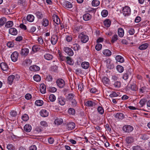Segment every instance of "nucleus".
Returning <instances> with one entry per match:
<instances>
[{
    "instance_id": "1",
    "label": "nucleus",
    "mask_w": 150,
    "mask_h": 150,
    "mask_svg": "<svg viewBox=\"0 0 150 150\" xmlns=\"http://www.w3.org/2000/svg\"><path fill=\"white\" fill-rule=\"evenodd\" d=\"M66 100L71 103V105L73 106H76L77 102L75 100V95L74 94L72 93L68 94L66 98Z\"/></svg>"
},
{
    "instance_id": "2",
    "label": "nucleus",
    "mask_w": 150,
    "mask_h": 150,
    "mask_svg": "<svg viewBox=\"0 0 150 150\" xmlns=\"http://www.w3.org/2000/svg\"><path fill=\"white\" fill-rule=\"evenodd\" d=\"M79 38L81 39L82 42L84 43L86 42L89 39L88 36L83 32H82L79 35Z\"/></svg>"
},
{
    "instance_id": "3",
    "label": "nucleus",
    "mask_w": 150,
    "mask_h": 150,
    "mask_svg": "<svg viewBox=\"0 0 150 150\" xmlns=\"http://www.w3.org/2000/svg\"><path fill=\"white\" fill-rule=\"evenodd\" d=\"M123 14L125 16H129L131 13V9L130 8L127 6L124 7L122 10Z\"/></svg>"
},
{
    "instance_id": "4",
    "label": "nucleus",
    "mask_w": 150,
    "mask_h": 150,
    "mask_svg": "<svg viewBox=\"0 0 150 150\" xmlns=\"http://www.w3.org/2000/svg\"><path fill=\"white\" fill-rule=\"evenodd\" d=\"M122 129L124 132L129 133L131 132L133 130V128L131 126L125 125L123 127Z\"/></svg>"
},
{
    "instance_id": "5",
    "label": "nucleus",
    "mask_w": 150,
    "mask_h": 150,
    "mask_svg": "<svg viewBox=\"0 0 150 150\" xmlns=\"http://www.w3.org/2000/svg\"><path fill=\"white\" fill-rule=\"evenodd\" d=\"M97 103L95 101H92L91 100H88L85 102V105L87 107H95Z\"/></svg>"
},
{
    "instance_id": "6",
    "label": "nucleus",
    "mask_w": 150,
    "mask_h": 150,
    "mask_svg": "<svg viewBox=\"0 0 150 150\" xmlns=\"http://www.w3.org/2000/svg\"><path fill=\"white\" fill-rule=\"evenodd\" d=\"M75 126V124L73 122H70L67 124V129L69 130L73 129Z\"/></svg>"
},
{
    "instance_id": "7",
    "label": "nucleus",
    "mask_w": 150,
    "mask_h": 150,
    "mask_svg": "<svg viewBox=\"0 0 150 150\" xmlns=\"http://www.w3.org/2000/svg\"><path fill=\"white\" fill-rule=\"evenodd\" d=\"M64 50L69 55L72 56L74 54V52L69 47H64Z\"/></svg>"
},
{
    "instance_id": "8",
    "label": "nucleus",
    "mask_w": 150,
    "mask_h": 150,
    "mask_svg": "<svg viewBox=\"0 0 150 150\" xmlns=\"http://www.w3.org/2000/svg\"><path fill=\"white\" fill-rule=\"evenodd\" d=\"M18 53L17 52H14L11 55V58L12 60L14 62H16L18 57Z\"/></svg>"
},
{
    "instance_id": "9",
    "label": "nucleus",
    "mask_w": 150,
    "mask_h": 150,
    "mask_svg": "<svg viewBox=\"0 0 150 150\" xmlns=\"http://www.w3.org/2000/svg\"><path fill=\"white\" fill-rule=\"evenodd\" d=\"M57 85L60 88H63L64 85V82L62 79H59L56 81Z\"/></svg>"
},
{
    "instance_id": "10",
    "label": "nucleus",
    "mask_w": 150,
    "mask_h": 150,
    "mask_svg": "<svg viewBox=\"0 0 150 150\" xmlns=\"http://www.w3.org/2000/svg\"><path fill=\"white\" fill-rule=\"evenodd\" d=\"M29 52V49L28 48H23L21 50L20 54L22 56H26L28 54Z\"/></svg>"
},
{
    "instance_id": "11",
    "label": "nucleus",
    "mask_w": 150,
    "mask_h": 150,
    "mask_svg": "<svg viewBox=\"0 0 150 150\" xmlns=\"http://www.w3.org/2000/svg\"><path fill=\"white\" fill-rule=\"evenodd\" d=\"M0 67L3 71H6L8 69V67L7 64L4 62H2L1 63Z\"/></svg>"
},
{
    "instance_id": "12",
    "label": "nucleus",
    "mask_w": 150,
    "mask_h": 150,
    "mask_svg": "<svg viewBox=\"0 0 150 150\" xmlns=\"http://www.w3.org/2000/svg\"><path fill=\"white\" fill-rule=\"evenodd\" d=\"M58 41V38L57 35H53L51 37V41L53 45H55Z\"/></svg>"
},
{
    "instance_id": "13",
    "label": "nucleus",
    "mask_w": 150,
    "mask_h": 150,
    "mask_svg": "<svg viewBox=\"0 0 150 150\" xmlns=\"http://www.w3.org/2000/svg\"><path fill=\"white\" fill-rule=\"evenodd\" d=\"M52 19L54 22L57 24H59L60 23V21L59 18L58 16L54 14L52 16Z\"/></svg>"
},
{
    "instance_id": "14",
    "label": "nucleus",
    "mask_w": 150,
    "mask_h": 150,
    "mask_svg": "<svg viewBox=\"0 0 150 150\" xmlns=\"http://www.w3.org/2000/svg\"><path fill=\"white\" fill-rule=\"evenodd\" d=\"M134 140V138L132 136H128L126 139V142L128 144L133 142Z\"/></svg>"
},
{
    "instance_id": "15",
    "label": "nucleus",
    "mask_w": 150,
    "mask_h": 150,
    "mask_svg": "<svg viewBox=\"0 0 150 150\" xmlns=\"http://www.w3.org/2000/svg\"><path fill=\"white\" fill-rule=\"evenodd\" d=\"M9 32L10 34L14 35H16L18 33L17 30L13 28H10L9 29Z\"/></svg>"
},
{
    "instance_id": "16",
    "label": "nucleus",
    "mask_w": 150,
    "mask_h": 150,
    "mask_svg": "<svg viewBox=\"0 0 150 150\" xmlns=\"http://www.w3.org/2000/svg\"><path fill=\"white\" fill-rule=\"evenodd\" d=\"M131 76V73L129 71H127L124 74L122 78L125 80H127L129 77Z\"/></svg>"
},
{
    "instance_id": "17",
    "label": "nucleus",
    "mask_w": 150,
    "mask_h": 150,
    "mask_svg": "<svg viewBox=\"0 0 150 150\" xmlns=\"http://www.w3.org/2000/svg\"><path fill=\"white\" fill-rule=\"evenodd\" d=\"M40 90L41 93L44 94L46 93V87L44 84H42L40 86Z\"/></svg>"
},
{
    "instance_id": "18",
    "label": "nucleus",
    "mask_w": 150,
    "mask_h": 150,
    "mask_svg": "<svg viewBox=\"0 0 150 150\" xmlns=\"http://www.w3.org/2000/svg\"><path fill=\"white\" fill-rule=\"evenodd\" d=\"M63 122V120L61 118H57L54 121V123L57 125H61Z\"/></svg>"
},
{
    "instance_id": "19",
    "label": "nucleus",
    "mask_w": 150,
    "mask_h": 150,
    "mask_svg": "<svg viewBox=\"0 0 150 150\" xmlns=\"http://www.w3.org/2000/svg\"><path fill=\"white\" fill-rule=\"evenodd\" d=\"M25 131L27 132H30L31 129V127L29 124H26L24 127Z\"/></svg>"
},
{
    "instance_id": "20",
    "label": "nucleus",
    "mask_w": 150,
    "mask_h": 150,
    "mask_svg": "<svg viewBox=\"0 0 150 150\" xmlns=\"http://www.w3.org/2000/svg\"><path fill=\"white\" fill-rule=\"evenodd\" d=\"M91 18V16L88 13L84 14L83 16V18L85 21H88Z\"/></svg>"
},
{
    "instance_id": "21",
    "label": "nucleus",
    "mask_w": 150,
    "mask_h": 150,
    "mask_svg": "<svg viewBox=\"0 0 150 150\" xmlns=\"http://www.w3.org/2000/svg\"><path fill=\"white\" fill-rule=\"evenodd\" d=\"M30 70L33 71H37L39 70L40 67L36 65H33L31 66L30 67Z\"/></svg>"
},
{
    "instance_id": "22",
    "label": "nucleus",
    "mask_w": 150,
    "mask_h": 150,
    "mask_svg": "<svg viewBox=\"0 0 150 150\" xmlns=\"http://www.w3.org/2000/svg\"><path fill=\"white\" fill-rule=\"evenodd\" d=\"M102 81L105 85L109 84L110 82L109 79L106 77H104L102 79Z\"/></svg>"
},
{
    "instance_id": "23",
    "label": "nucleus",
    "mask_w": 150,
    "mask_h": 150,
    "mask_svg": "<svg viewBox=\"0 0 150 150\" xmlns=\"http://www.w3.org/2000/svg\"><path fill=\"white\" fill-rule=\"evenodd\" d=\"M118 34L119 36L122 37L124 35V31L123 28H119L118 30Z\"/></svg>"
},
{
    "instance_id": "24",
    "label": "nucleus",
    "mask_w": 150,
    "mask_h": 150,
    "mask_svg": "<svg viewBox=\"0 0 150 150\" xmlns=\"http://www.w3.org/2000/svg\"><path fill=\"white\" fill-rule=\"evenodd\" d=\"M64 5V7L66 8H70L72 7L71 3L69 1L65 2Z\"/></svg>"
},
{
    "instance_id": "25",
    "label": "nucleus",
    "mask_w": 150,
    "mask_h": 150,
    "mask_svg": "<svg viewBox=\"0 0 150 150\" xmlns=\"http://www.w3.org/2000/svg\"><path fill=\"white\" fill-rule=\"evenodd\" d=\"M115 59L117 61L121 63L123 62L124 60L123 58L120 55L116 56Z\"/></svg>"
},
{
    "instance_id": "26",
    "label": "nucleus",
    "mask_w": 150,
    "mask_h": 150,
    "mask_svg": "<svg viewBox=\"0 0 150 150\" xmlns=\"http://www.w3.org/2000/svg\"><path fill=\"white\" fill-rule=\"evenodd\" d=\"M103 23L105 26L106 27L108 28L110 26L111 22L110 20L107 19L104 21Z\"/></svg>"
},
{
    "instance_id": "27",
    "label": "nucleus",
    "mask_w": 150,
    "mask_h": 150,
    "mask_svg": "<svg viewBox=\"0 0 150 150\" xmlns=\"http://www.w3.org/2000/svg\"><path fill=\"white\" fill-rule=\"evenodd\" d=\"M103 52L104 55L107 56H110L111 54V51L108 49L104 50Z\"/></svg>"
},
{
    "instance_id": "28",
    "label": "nucleus",
    "mask_w": 150,
    "mask_h": 150,
    "mask_svg": "<svg viewBox=\"0 0 150 150\" xmlns=\"http://www.w3.org/2000/svg\"><path fill=\"white\" fill-rule=\"evenodd\" d=\"M14 77L15 76L13 75H11L8 77V83L9 84H11L14 79Z\"/></svg>"
},
{
    "instance_id": "29",
    "label": "nucleus",
    "mask_w": 150,
    "mask_h": 150,
    "mask_svg": "<svg viewBox=\"0 0 150 150\" xmlns=\"http://www.w3.org/2000/svg\"><path fill=\"white\" fill-rule=\"evenodd\" d=\"M115 117L119 119H122L124 117L123 113H117L115 115Z\"/></svg>"
},
{
    "instance_id": "30",
    "label": "nucleus",
    "mask_w": 150,
    "mask_h": 150,
    "mask_svg": "<svg viewBox=\"0 0 150 150\" xmlns=\"http://www.w3.org/2000/svg\"><path fill=\"white\" fill-rule=\"evenodd\" d=\"M32 62V61L31 59H27L24 61L23 64L24 65L28 66L30 65Z\"/></svg>"
},
{
    "instance_id": "31",
    "label": "nucleus",
    "mask_w": 150,
    "mask_h": 150,
    "mask_svg": "<svg viewBox=\"0 0 150 150\" xmlns=\"http://www.w3.org/2000/svg\"><path fill=\"white\" fill-rule=\"evenodd\" d=\"M149 46L148 44L144 43L141 45L139 47V49L140 50H144L146 49Z\"/></svg>"
},
{
    "instance_id": "32",
    "label": "nucleus",
    "mask_w": 150,
    "mask_h": 150,
    "mask_svg": "<svg viewBox=\"0 0 150 150\" xmlns=\"http://www.w3.org/2000/svg\"><path fill=\"white\" fill-rule=\"evenodd\" d=\"M34 19V16L32 15H28L27 17V20L30 22H33Z\"/></svg>"
},
{
    "instance_id": "33",
    "label": "nucleus",
    "mask_w": 150,
    "mask_h": 150,
    "mask_svg": "<svg viewBox=\"0 0 150 150\" xmlns=\"http://www.w3.org/2000/svg\"><path fill=\"white\" fill-rule=\"evenodd\" d=\"M67 63L70 65H73L74 64V62L72 60L71 58L67 57L66 58Z\"/></svg>"
},
{
    "instance_id": "34",
    "label": "nucleus",
    "mask_w": 150,
    "mask_h": 150,
    "mask_svg": "<svg viewBox=\"0 0 150 150\" xmlns=\"http://www.w3.org/2000/svg\"><path fill=\"white\" fill-rule=\"evenodd\" d=\"M44 57L45 59L50 60L52 59L53 56L51 54H46L44 55Z\"/></svg>"
},
{
    "instance_id": "35",
    "label": "nucleus",
    "mask_w": 150,
    "mask_h": 150,
    "mask_svg": "<svg viewBox=\"0 0 150 150\" xmlns=\"http://www.w3.org/2000/svg\"><path fill=\"white\" fill-rule=\"evenodd\" d=\"M43 103V102L42 100H36L35 102V104L37 106H41Z\"/></svg>"
},
{
    "instance_id": "36",
    "label": "nucleus",
    "mask_w": 150,
    "mask_h": 150,
    "mask_svg": "<svg viewBox=\"0 0 150 150\" xmlns=\"http://www.w3.org/2000/svg\"><path fill=\"white\" fill-rule=\"evenodd\" d=\"M81 66L84 69H87L89 67V64L87 62H83L81 64Z\"/></svg>"
},
{
    "instance_id": "37",
    "label": "nucleus",
    "mask_w": 150,
    "mask_h": 150,
    "mask_svg": "<svg viewBox=\"0 0 150 150\" xmlns=\"http://www.w3.org/2000/svg\"><path fill=\"white\" fill-rule=\"evenodd\" d=\"M58 99L59 103L61 105H63L65 104V99L64 98H59Z\"/></svg>"
},
{
    "instance_id": "38",
    "label": "nucleus",
    "mask_w": 150,
    "mask_h": 150,
    "mask_svg": "<svg viewBox=\"0 0 150 150\" xmlns=\"http://www.w3.org/2000/svg\"><path fill=\"white\" fill-rule=\"evenodd\" d=\"M121 82L118 81L115 82L113 84V86L116 88H119L121 86Z\"/></svg>"
},
{
    "instance_id": "39",
    "label": "nucleus",
    "mask_w": 150,
    "mask_h": 150,
    "mask_svg": "<svg viewBox=\"0 0 150 150\" xmlns=\"http://www.w3.org/2000/svg\"><path fill=\"white\" fill-rule=\"evenodd\" d=\"M58 57L61 61H64L65 60H66L67 57H65L62 56L61 53L59 52H59H58Z\"/></svg>"
},
{
    "instance_id": "40",
    "label": "nucleus",
    "mask_w": 150,
    "mask_h": 150,
    "mask_svg": "<svg viewBox=\"0 0 150 150\" xmlns=\"http://www.w3.org/2000/svg\"><path fill=\"white\" fill-rule=\"evenodd\" d=\"M100 3V1L98 0H93L92 1V4L94 6H97L99 5Z\"/></svg>"
},
{
    "instance_id": "41",
    "label": "nucleus",
    "mask_w": 150,
    "mask_h": 150,
    "mask_svg": "<svg viewBox=\"0 0 150 150\" xmlns=\"http://www.w3.org/2000/svg\"><path fill=\"white\" fill-rule=\"evenodd\" d=\"M6 19L5 17H2L0 19V25H3L6 22Z\"/></svg>"
},
{
    "instance_id": "42",
    "label": "nucleus",
    "mask_w": 150,
    "mask_h": 150,
    "mask_svg": "<svg viewBox=\"0 0 150 150\" xmlns=\"http://www.w3.org/2000/svg\"><path fill=\"white\" fill-rule=\"evenodd\" d=\"M140 139L144 140H146L149 138L148 136L146 134H140Z\"/></svg>"
},
{
    "instance_id": "43",
    "label": "nucleus",
    "mask_w": 150,
    "mask_h": 150,
    "mask_svg": "<svg viewBox=\"0 0 150 150\" xmlns=\"http://www.w3.org/2000/svg\"><path fill=\"white\" fill-rule=\"evenodd\" d=\"M48 91L50 92H55L57 91V88L54 87H50L47 88Z\"/></svg>"
},
{
    "instance_id": "44",
    "label": "nucleus",
    "mask_w": 150,
    "mask_h": 150,
    "mask_svg": "<svg viewBox=\"0 0 150 150\" xmlns=\"http://www.w3.org/2000/svg\"><path fill=\"white\" fill-rule=\"evenodd\" d=\"M79 45L78 44H75L73 45L71 48L75 51H77L79 50Z\"/></svg>"
},
{
    "instance_id": "45",
    "label": "nucleus",
    "mask_w": 150,
    "mask_h": 150,
    "mask_svg": "<svg viewBox=\"0 0 150 150\" xmlns=\"http://www.w3.org/2000/svg\"><path fill=\"white\" fill-rule=\"evenodd\" d=\"M33 79L35 81L37 82H39L41 80V77L39 75H35L34 76Z\"/></svg>"
},
{
    "instance_id": "46",
    "label": "nucleus",
    "mask_w": 150,
    "mask_h": 150,
    "mask_svg": "<svg viewBox=\"0 0 150 150\" xmlns=\"http://www.w3.org/2000/svg\"><path fill=\"white\" fill-rule=\"evenodd\" d=\"M13 25V23L12 21H8L5 25V26L7 28H10Z\"/></svg>"
},
{
    "instance_id": "47",
    "label": "nucleus",
    "mask_w": 150,
    "mask_h": 150,
    "mask_svg": "<svg viewBox=\"0 0 150 150\" xmlns=\"http://www.w3.org/2000/svg\"><path fill=\"white\" fill-rule=\"evenodd\" d=\"M117 70L120 73L122 72L124 70L123 67L121 66L118 65L116 67Z\"/></svg>"
},
{
    "instance_id": "48",
    "label": "nucleus",
    "mask_w": 150,
    "mask_h": 150,
    "mask_svg": "<svg viewBox=\"0 0 150 150\" xmlns=\"http://www.w3.org/2000/svg\"><path fill=\"white\" fill-rule=\"evenodd\" d=\"M108 11L106 10H103L101 13L102 16L104 17H106L108 15Z\"/></svg>"
},
{
    "instance_id": "49",
    "label": "nucleus",
    "mask_w": 150,
    "mask_h": 150,
    "mask_svg": "<svg viewBox=\"0 0 150 150\" xmlns=\"http://www.w3.org/2000/svg\"><path fill=\"white\" fill-rule=\"evenodd\" d=\"M48 20L46 18L43 19V20L42 25L45 27H46L48 25Z\"/></svg>"
},
{
    "instance_id": "50",
    "label": "nucleus",
    "mask_w": 150,
    "mask_h": 150,
    "mask_svg": "<svg viewBox=\"0 0 150 150\" xmlns=\"http://www.w3.org/2000/svg\"><path fill=\"white\" fill-rule=\"evenodd\" d=\"M118 39V36L117 35H114L112 37L111 42L112 43H114Z\"/></svg>"
},
{
    "instance_id": "51",
    "label": "nucleus",
    "mask_w": 150,
    "mask_h": 150,
    "mask_svg": "<svg viewBox=\"0 0 150 150\" xmlns=\"http://www.w3.org/2000/svg\"><path fill=\"white\" fill-rule=\"evenodd\" d=\"M22 119L23 121H26L28 120L29 117L27 114H25L22 116Z\"/></svg>"
},
{
    "instance_id": "52",
    "label": "nucleus",
    "mask_w": 150,
    "mask_h": 150,
    "mask_svg": "<svg viewBox=\"0 0 150 150\" xmlns=\"http://www.w3.org/2000/svg\"><path fill=\"white\" fill-rule=\"evenodd\" d=\"M35 14L38 18L41 19L43 17V14L41 12H37Z\"/></svg>"
},
{
    "instance_id": "53",
    "label": "nucleus",
    "mask_w": 150,
    "mask_h": 150,
    "mask_svg": "<svg viewBox=\"0 0 150 150\" xmlns=\"http://www.w3.org/2000/svg\"><path fill=\"white\" fill-rule=\"evenodd\" d=\"M49 99L51 101L53 102L55 100V96L53 94H51L49 96Z\"/></svg>"
},
{
    "instance_id": "54",
    "label": "nucleus",
    "mask_w": 150,
    "mask_h": 150,
    "mask_svg": "<svg viewBox=\"0 0 150 150\" xmlns=\"http://www.w3.org/2000/svg\"><path fill=\"white\" fill-rule=\"evenodd\" d=\"M102 47V45L98 43L95 46L96 49L98 51L100 50Z\"/></svg>"
},
{
    "instance_id": "55",
    "label": "nucleus",
    "mask_w": 150,
    "mask_h": 150,
    "mask_svg": "<svg viewBox=\"0 0 150 150\" xmlns=\"http://www.w3.org/2000/svg\"><path fill=\"white\" fill-rule=\"evenodd\" d=\"M131 89L133 91H137L138 90V88L137 86L134 84H132L131 86Z\"/></svg>"
},
{
    "instance_id": "56",
    "label": "nucleus",
    "mask_w": 150,
    "mask_h": 150,
    "mask_svg": "<svg viewBox=\"0 0 150 150\" xmlns=\"http://www.w3.org/2000/svg\"><path fill=\"white\" fill-rule=\"evenodd\" d=\"M146 100L145 99H142L140 101L139 103L141 106H143L145 104Z\"/></svg>"
},
{
    "instance_id": "57",
    "label": "nucleus",
    "mask_w": 150,
    "mask_h": 150,
    "mask_svg": "<svg viewBox=\"0 0 150 150\" xmlns=\"http://www.w3.org/2000/svg\"><path fill=\"white\" fill-rule=\"evenodd\" d=\"M14 146L11 144H8L7 146V149L9 150H13Z\"/></svg>"
},
{
    "instance_id": "58",
    "label": "nucleus",
    "mask_w": 150,
    "mask_h": 150,
    "mask_svg": "<svg viewBox=\"0 0 150 150\" xmlns=\"http://www.w3.org/2000/svg\"><path fill=\"white\" fill-rule=\"evenodd\" d=\"M40 124L41 125L44 127H47L48 126L47 122L44 121H41Z\"/></svg>"
},
{
    "instance_id": "59",
    "label": "nucleus",
    "mask_w": 150,
    "mask_h": 150,
    "mask_svg": "<svg viewBox=\"0 0 150 150\" xmlns=\"http://www.w3.org/2000/svg\"><path fill=\"white\" fill-rule=\"evenodd\" d=\"M107 67L108 68L110 69H113L114 67V64L110 62H109V64H107Z\"/></svg>"
},
{
    "instance_id": "60",
    "label": "nucleus",
    "mask_w": 150,
    "mask_h": 150,
    "mask_svg": "<svg viewBox=\"0 0 150 150\" xmlns=\"http://www.w3.org/2000/svg\"><path fill=\"white\" fill-rule=\"evenodd\" d=\"M36 30V28L35 27L32 26L29 30H28V31H29L30 33H33Z\"/></svg>"
},
{
    "instance_id": "61",
    "label": "nucleus",
    "mask_w": 150,
    "mask_h": 150,
    "mask_svg": "<svg viewBox=\"0 0 150 150\" xmlns=\"http://www.w3.org/2000/svg\"><path fill=\"white\" fill-rule=\"evenodd\" d=\"M72 38L71 35H68L66 37V40L68 42H70L72 40Z\"/></svg>"
},
{
    "instance_id": "62",
    "label": "nucleus",
    "mask_w": 150,
    "mask_h": 150,
    "mask_svg": "<svg viewBox=\"0 0 150 150\" xmlns=\"http://www.w3.org/2000/svg\"><path fill=\"white\" fill-rule=\"evenodd\" d=\"M97 110L99 112H104V110L102 107H98L97 108Z\"/></svg>"
},
{
    "instance_id": "63",
    "label": "nucleus",
    "mask_w": 150,
    "mask_h": 150,
    "mask_svg": "<svg viewBox=\"0 0 150 150\" xmlns=\"http://www.w3.org/2000/svg\"><path fill=\"white\" fill-rule=\"evenodd\" d=\"M145 88L144 87H141L139 89V93L140 94H142L145 91Z\"/></svg>"
},
{
    "instance_id": "64",
    "label": "nucleus",
    "mask_w": 150,
    "mask_h": 150,
    "mask_svg": "<svg viewBox=\"0 0 150 150\" xmlns=\"http://www.w3.org/2000/svg\"><path fill=\"white\" fill-rule=\"evenodd\" d=\"M29 150H37V147L35 145H33L29 148Z\"/></svg>"
}]
</instances>
